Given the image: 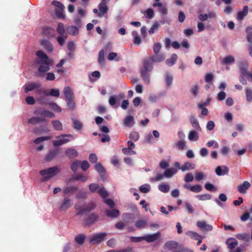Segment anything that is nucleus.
Here are the masks:
<instances>
[{
	"label": "nucleus",
	"instance_id": "a19ab883",
	"mask_svg": "<svg viewBox=\"0 0 252 252\" xmlns=\"http://www.w3.org/2000/svg\"><path fill=\"white\" fill-rule=\"evenodd\" d=\"M97 192L100 195V196L104 199L106 198L108 195L107 191L104 189V188L99 189L97 190Z\"/></svg>",
	"mask_w": 252,
	"mask_h": 252
},
{
	"label": "nucleus",
	"instance_id": "0e129e2a",
	"mask_svg": "<svg viewBox=\"0 0 252 252\" xmlns=\"http://www.w3.org/2000/svg\"><path fill=\"white\" fill-rule=\"evenodd\" d=\"M194 177L191 173H188L185 177V181L187 183L191 182L193 180Z\"/></svg>",
	"mask_w": 252,
	"mask_h": 252
},
{
	"label": "nucleus",
	"instance_id": "bb28decb",
	"mask_svg": "<svg viewBox=\"0 0 252 252\" xmlns=\"http://www.w3.org/2000/svg\"><path fill=\"white\" fill-rule=\"evenodd\" d=\"M178 57L176 54H172L171 58L167 59L165 63L168 66H171L175 63L177 61Z\"/></svg>",
	"mask_w": 252,
	"mask_h": 252
},
{
	"label": "nucleus",
	"instance_id": "0eeeda50",
	"mask_svg": "<svg viewBox=\"0 0 252 252\" xmlns=\"http://www.w3.org/2000/svg\"><path fill=\"white\" fill-rule=\"evenodd\" d=\"M99 219V216L96 213L93 212L88 216L85 217L84 220L86 225L91 226L95 223Z\"/></svg>",
	"mask_w": 252,
	"mask_h": 252
},
{
	"label": "nucleus",
	"instance_id": "de8ad7c7",
	"mask_svg": "<svg viewBox=\"0 0 252 252\" xmlns=\"http://www.w3.org/2000/svg\"><path fill=\"white\" fill-rule=\"evenodd\" d=\"M160 26V25L158 22H155L153 24V26L151 28L150 30L149 31V33L150 34H153L155 32V30H158Z\"/></svg>",
	"mask_w": 252,
	"mask_h": 252
},
{
	"label": "nucleus",
	"instance_id": "aec40b11",
	"mask_svg": "<svg viewBox=\"0 0 252 252\" xmlns=\"http://www.w3.org/2000/svg\"><path fill=\"white\" fill-rule=\"evenodd\" d=\"M105 213L107 217L112 218H116L120 215V211L117 209L107 210Z\"/></svg>",
	"mask_w": 252,
	"mask_h": 252
},
{
	"label": "nucleus",
	"instance_id": "5701e85b",
	"mask_svg": "<svg viewBox=\"0 0 252 252\" xmlns=\"http://www.w3.org/2000/svg\"><path fill=\"white\" fill-rule=\"evenodd\" d=\"M58 153L59 150L58 149L50 150L45 157V160L47 161H51L56 157Z\"/></svg>",
	"mask_w": 252,
	"mask_h": 252
},
{
	"label": "nucleus",
	"instance_id": "c85d7f7f",
	"mask_svg": "<svg viewBox=\"0 0 252 252\" xmlns=\"http://www.w3.org/2000/svg\"><path fill=\"white\" fill-rule=\"evenodd\" d=\"M237 239L246 242L250 241L249 235L246 233H240L236 235Z\"/></svg>",
	"mask_w": 252,
	"mask_h": 252
},
{
	"label": "nucleus",
	"instance_id": "a211bd4d",
	"mask_svg": "<svg viewBox=\"0 0 252 252\" xmlns=\"http://www.w3.org/2000/svg\"><path fill=\"white\" fill-rule=\"evenodd\" d=\"M248 66L246 64V66H241L240 67L241 75H246L249 81L252 82V69L251 72L247 71Z\"/></svg>",
	"mask_w": 252,
	"mask_h": 252
},
{
	"label": "nucleus",
	"instance_id": "13d9d810",
	"mask_svg": "<svg viewBox=\"0 0 252 252\" xmlns=\"http://www.w3.org/2000/svg\"><path fill=\"white\" fill-rule=\"evenodd\" d=\"M89 188L91 192H94L99 189V185L97 184L92 183L89 185Z\"/></svg>",
	"mask_w": 252,
	"mask_h": 252
},
{
	"label": "nucleus",
	"instance_id": "b1692460",
	"mask_svg": "<svg viewBox=\"0 0 252 252\" xmlns=\"http://www.w3.org/2000/svg\"><path fill=\"white\" fill-rule=\"evenodd\" d=\"M46 121L45 118L39 117H32L28 120V123L32 125H35L41 122H45Z\"/></svg>",
	"mask_w": 252,
	"mask_h": 252
},
{
	"label": "nucleus",
	"instance_id": "58836bf2",
	"mask_svg": "<svg viewBox=\"0 0 252 252\" xmlns=\"http://www.w3.org/2000/svg\"><path fill=\"white\" fill-rule=\"evenodd\" d=\"M57 31L58 33L60 35H63L65 32V30L64 27V25L62 23H59L58 25V27L57 29Z\"/></svg>",
	"mask_w": 252,
	"mask_h": 252
},
{
	"label": "nucleus",
	"instance_id": "4468645a",
	"mask_svg": "<svg viewBox=\"0 0 252 252\" xmlns=\"http://www.w3.org/2000/svg\"><path fill=\"white\" fill-rule=\"evenodd\" d=\"M250 187L251 184L248 181H244L237 187V190L241 194H245Z\"/></svg>",
	"mask_w": 252,
	"mask_h": 252
},
{
	"label": "nucleus",
	"instance_id": "393cba45",
	"mask_svg": "<svg viewBox=\"0 0 252 252\" xmlns=\"http://www.w3.org/2000/svg\"><path fill=\"white\" fill-rule=\"evenodd\" d=\"M66 30L68 33L71 35H76L79 33L78 28L74 26H68Z\"/></svg>",
	"mask_w": 252,
	"mask_h": 252
},
{
	"label": "nucleus",
	"instance_id": "c756f323",
	"mask_svg": "<svg viewBox=\"0 0 252 252\" xmlns=\"http://www.w3.org/2000/svg\"><path fill=\"white\" fill-rule=\"evenodd\" d=\"M164 246L169 250H173L178 247V243L174 241H168L165 244Z\"/></svg>",
	"mask_w": 252,
	"mask_h": 252
},
{
	"label": "nucleus",
	"instance_id": "a878e982",
	"mask_svg": "<svg viewBox=\"0 0 252 252\" xmlns=\"http://www.w3.org/2000/svg\"><path fill=\"white\" fill-rule=\"evenodd\" d=\"M195 168V165L190 163V162L187 161L184 163V164L182 166L181 168V170L182 171H185L187 170H190L191 169H193Z\"/></svg>",
	"mask_w": 252,
	"mask_h": 252
},
{
	"label": "nucleus",
	"instance_id": "5fc2aeb1",
	"mask_svg": "<svg viewBox=\"0 0 252 252\" xmlns=\"http://www.w3.org/2000/svg\"><path fill=\"white\" fill-rule=\"evenodd\" d=\"M94 169L99 173L105 172V169L100 163H96L94 166Z\"/></svg>",
	"mask_w": 252,
	"mask_h": 252
},
{
	"label": "nucleus",
	"instance_id": "7c9ffc66",
	"mask_svg": "<svg viewBox=\"0 0 252 252\" xmlns=\"http://www.w3.org/2000/svg\"><path fill=\"white\" fill-rule=\"evenodd\" d=\"M132 35L134 38L133 43L136 45H139L141 43V38L136 31L132 32Z\"/></svg>",
	"mask_w": 252,
	"mask_h": 252
},
{
	"label": "nucleus",
	"instance_id": "79ce46f5",
	"mask_svg": "<svg viewBox=\"0 0 252 252\" xmlns=\"http://www.w3.org/2000/svg\"><path fill=\"white\" fill-rule=\"evenodd\" d=\"M74 180L78 181L80 180L82 182H86L88 179V177L83 175H76L73 177Z\"/></svg>",
	"mask_w": 252,
	"mask_h": 252
},
{
	"label": "nucleus",
	"instance_id": "423d86ee",
	"mask_svg": "<svg viewBox=\"0 0 252 252\" xmlns=\"http://www.w3.org/2000/svg\"><path fill=\"white\" fill-rule=\"evenodd\" d=\"M107 236L106 232H102L96 234L92 236L90 239V243L91 244H98L103 241Z\"/></svg>",
	"mask_w": 252,
	"mask_h": 252
},
{
	"label": "nucleus",
	"instance_id": "37998d69",
	"mask_svg": "<svg viewBox=\"0 0 252 252\" xmlns=\"http://www.w3.org/2000/svg\"><path fill=\"white\" fill-rule=\"evenodd\" d=\"M98 61L100 64L104 63V51L103 50H101L99 52Z\"/></svg>",
	"mask_w": 252,
	"mask_h": 252
},
{
	"label": "nucleus",
	"instance_id": "cd10ccee",
	"mask_svg": "<svg viewBox=\"0 0 252 252\" xmlns=\"http://www.w3.org/2000/svg\"><path fill=\"white\" fill-rule=\"evenodd\" d=\"M190 122L192 127L197 130L199 131L201 130V128L199 126L198 121L194 117H191L190 118Z\"/></svg>",
	"mask_w": 252,
	"mask_h": 252
},
{
	"label": "nucleus",
	"instance_id": "7ed1b4c3",
	"mask_svg": "<svg viewBox=\"0 0 252 252\" xmlns=\"http://www.w3.org/2000/svg\"><path fill=\"white\" fill-rule=\"evenodd\" d=\"M63 94L68 107L69 109H74L75 107V97L71 88L65 87L63 89Z\"/></svg>",
	"mask_w": 252,
	"mask_h": 252
},
{
	"label": "nucleus",
	"instance_id": "864d4df0",
	"mask_svg": "<svg viewBox=\"0 0 252 252\" xmlns=\"http://www.w3.org/2000/svg\"><path fill=\"white\" fill-rule=\"evenodd\" d=\"M188 234L192 239L194 240H198L199 238H203V237L198 233L192 231L188 232Z\"/></svg>",
	"mask_w": 252,
	"mask_h": 252
},
{
	"label": "nucleus",
	"instance_id": "a18cd8bd",
	"mask_svg": "<svg viewBox=\"0 0 252 252\" xmlns=\"http://www.w3.org/2000/svg\"><path fill=\"white\" fill-rule=\"evenodd\" d=\"M158 189L161 192L166 193L169 190V186L167 184H161L158 186Z\"/></svg>",
	"mask_w": 252,
	"mask_h": 252
},
{
	"label": "nucleus",
	"instance_id": "1a4fd4ad",
	"mask_svg": "<svg viewBox=\"0 0 252 252\" xmlns=\"http://www.w3.org/2000/svg\"><path fill=\"white\" fill-rule=\"evenodd\" d=\"M41 84L40 83L32 82L29 83L27 85L24 86V90L25 93L36 90L39 88H40Z\"/></svg>",
	"mask_w": 252,
	"mask_h": 252
},
{
	"label": "nucleus",
	"instance_id": "338daca9",
	"mask_svg": "<svg viewBox=\"0 0 252 252\" xmlns=\"http://www.w3.org/2000/svg\"><path fill=\"white\" fill-rule=\"evenodd\" d=\"M246 251V247L244 245H240L239 247H237L232 252H244Z\"/></svg>",
	"mask_w": 252,
	"mask_h": 252
},
{
	"label": "nucleus",
	"instance_id": "69168bd1",
	"mask_svg": "<svg viewBox=\"0 0 252 252\" xmlns=\"http://www.w3.org/2000/svg\"><path fill=\"white\" fill-rule=\"evenodd\" d=\"M204 177V175L203 172H197L195 173V180L197 181H200L203 179Z\"/></svg>",
	"mask_w": 252,
	"mask_h": 252
},
{
	"label": "nucleus",
	"instance_id": "09e8293b",
	"mask_svg": "<svg viewBox=\"0 0 252 252\" xmlns=\"http://www.w3.org/2000/svg\"><path fill=\"white\" fill-rule=\"evenodd\" d=\"M196 197L200 200H210L212 198V196L209 194H204L201 195H197Z\"/></svg>",
	"mask_w": 252,
	"mask_h": 252
},
{
	"label": "nucleus",
	"instance_id": "6e6d98bb",
	"mask_svg": "<svg viewBox=\"0 0 252 252\" xmlns=\"http://www.w3.org/2000/svg\"><path fill=\"white\" fill-rule=\"evenodd\" d=\"M118 98V96L117 95H111L109 97V103L111 106H114L117 102V99Z\"/></svg>",
	"mask_w": 252,
	"mask_h": 252
},
{
	"label": "nucleus",
	"instance_id": "ddd939ff",
	"mask_svg": "<svg viewBox=\"0 0 252 252\" xmlns=\"http://www.w3.org/2000/svg\"><path fill=\"white\" fill-rule=\"evenodd\" d=\"M226 244L230 250V252H232L234 250L236 246L238 245V242L234 238L230 237L226 240Z\"/></svg>",
	"mask_w": 252,
	"mask_h": 252
},
{
	"label": "nucleus",
	"instance_id": "8fccbe9b",
	"mask_svg": "<svg viewBox=\"0 0 252 252\" xmlns=\"http://www.w3.org/2000/svg\"><path fill=\"white\" fill-rule=\"evenodd\" d=\"M161 48V45L160 43H156L153 45V51L154 54L160 53L159 52Z\"/></svg>",
	"mask_w": 252,
	"mask_h": 252
},
{
	"label": "nucleus",
	"instance_id": "774afa93",
	"mask_svg": "<svg viewBox=\"0 0 252 252\" xmlns=\"http://www.w3.org/2000/svg\"><path fill=\"white\" fill-rule=\"evenodd\" d=\"M107 252H134L131 248H127L120 251L111 250Z\"/></svg>",
	"mask_w": 252,
	"mask_h": 252
},
{
	"label": "nucleus",
	"instance_id": "e433bc0d",
	"mask_svg": "<svg viewBox=\"0 0 252 252\" xmlns=\"http://www.w3.org/2000/svg\"><path fill=\"white\" fill-rule=\"evenodd\" d=\"M72 122L73 124V127L76 130H81L82 128V124L79 122V121L75 119H72Z\"/></svg>",
	"mask_w": 252,
	"mask_h": 252
},
{
	"label": "nucleus",
	"instance_id": "603ef678",
	"mask_svg": "<svg viewBox=\"0 0 252 252\" xmlns=\"http://www.w3.org/2000/svg\"><path fill=\"white\" fill-rule=\"evenodd\" d=\"M234 58L231 56H226L224 58L223 63L225 64L233 63L234 62Z\"/></svg>",
	"mask_w": 252,
	"mask_h": 252
},
{
	"label": "nucleus",
	"instance_id": "c9c22d12",
	"mask_svg": "<svg viewBox=\"0 0 252 252\" xmlns=\"http://www.w3.org/2000/svg\"><path fill=\"white\" fill-rule=\"evenodd\" d=\"M81 166V161L75 160L71 165V169L75 173L78 170V168Z\"/></svg>",
	"mask_w": 252,
	"mask_h": 252
},
{
	"label": "nucleus",
	"instance_id": "052dcab7",
	"mask_svg": "<svg viewBox=\"0 0 252 252\" xmlns=\"http://www.w3.org/2000/svg\"><path fill=\"white\" fill-rule=\"evenodd\" d=\"M50 139V137H48V136L40 137H38V138H36L34 140V142L35 144H39V143H40L41 142H43L44 141L47 140H49Z\"/></svg>",
	"mask_w": 252,
	"mask_h": 252
},
{
	"label": "nucleus",
	"instance_id": "f257e3e1",
	"mask_svg": "<svg viewBox=\"0 0 252 252\" xmlns=\"http://www.w3.org/2000/svg\"><path fill=\"white\" fill-rule=\"evenodd\" d=\"M165 56L163 53L154 54L149 58L145 59L143 61V67L140 69L141 76L147 84L150 82L149 72L153 69V63H160L165 60Z\"/></svg>",
	"mask_w": 252,
	"mask_h": 252
},
{
	"label": "nucleus",
	"instance_id": "ea45409f",
	"mask_svg": "<svg viewBox=\"0 0 252 252\" xmlns=\"http://www.w3.org/2000/svg\"><path fill=\"white\" fill-rule=\"evenodd\" d=\"M96 207L95 203L93 201L90 202L84 208L86 212H90L94 209Z\"/></svg>",
	"mask_w": 252,
	"mask_h": 252
},
{
	"label": "nucleus",
	"instance_id": "4be33fe9",
	"mask_svg": "<svg viewBox=\"0 0 252 252\" xmlns=\"http://www.w3.org/2000/svg\"><path fill=\"white\" fill-rule=\"evenodd\" d=\"M65 154L69 159L75 158L78 155V152L76 150L72 148H68L66 150Z\"/></svg>",
	"mask_w": 252,
	"mask_h": 252
},
{
	"label": "nucleus",
	"instance_id": "4d7b16f0",
	"mask_svg": "<svg viewBox=\"0 0 252 252\" xmlns=\"http://www.w3.org/2000/svg\"><path fill=\"white\" fill-rule=\"evenodd\" d=\"M202 190V188L200 185L192 186L190 190L193 192H199Z\"/></svg>",
	"mask_w": 252,
	"mask_h": 252
},
{
	"label": "nucleus",
	"instance_id": "9d476101",
	"mask_svg": "<svg viewBox=\"0 0 252 252\" xmlns=\"http://www.w3.org/2000/svg\"><path fill=\"white\" fill-rule=\"evenodd\" d=\"M155 2L153 4V7H158V11L163 15H166L167 14L168 10L166 6H163L161 2L159 1L160 0H155Z\"/></svg>",
	"mask_w": 252,
	"mask_h": 252
},
{
	"label": "nucleus",
	"instance_id": "c03bdc74",
	"mask_svg": "<svg viewBox=\"0 0 252 252\" xmlns=\"http://www.w3.org/2000/svg\"><path fill=\"white\" fill-rule=\"evenodd\" d=\"M123 153L126 155H135L136 152L130 148H124L122 149Z\"/></svg>",
	"mask_w": 252,
	"mask_h": 252
},
{
	"label": "nucleus",
	"instance_id": "473e14b6",
	"mask_svg": "<svg viewBox=\"0 0 252 252\" xmlns=\"http://www.w3.org/2000/svg\"><path fill=\"white\" fill-rule=\"evenodd\" d=\"M86 238V236L83 234H79L77 235L75 238V242L79 245H82Z\"/></svg>",
	"mask_w": 252,
	"mask_h": 252
},
{
	"label": "nucleus",
	"instance_id": "39448f33",
	"mask_svg": "<svg viewBox=\"0 0 252 252\" xmlns=\"http://www.w3.org/2000/svg\"><path fill=\"white\" fill-rule=\"evenodd\" d=\"M73 135L71 134H64L57 136L56 138L58 139V140L54 141L53 144L55 147H59L65 143L68 142L70 140L66 138L72 137Z\"/></svg>",
	"mask_w": 252,
	"mask_h": 252
},
{
	"label": "nucleus",
	"instance_id": "dca6fc26",
	"mask_svg": "<svg viewBox=\"0 0 252 252\" xmlns=\"http://www.w3.org/2000/svg\"><path fill=\"white\" fill-rule=\"evenodd\" d=\"M71 200L68 197H65L62 204L60 207V210L62 211H65L71 207Z\"/></svg>",
	"mask_w": 252,
	"mask_h": 252
},
{
	"label": "nucleus",
	"instance_id": "4c0bfd02",
	"mask_svg": "<svg viewBox=\"0 0 252 252\" xmlns=\"http://www.w3.org/2000/svg\"><path fill=\"white\" fill-rule=\"evenodd\" d=\"M147 221L144 220H139L136 221L135 226L138 228H142L145 227Z\"/></svg>",
	"mask_w": 252,
	"mask_h": 252
},
{
	"label": "nucleus",
	"instance_id": "bf43d9fd",
	"mask_svg": "<svg viewBox=\"0 0 252 252\" xmlns=\"http://www.w3.org/2000/svg\"><path fill=\"white\" fill-rule=\"evenodd\" d=\"M246 94L247 100L249 102L252 101V91L249 89H246Z\"/></svg>",
	"mask_w": 252,
	"mask_h": 252
},
{
	"label": "nucleus",
	"instance_id": "680f3d73",
	"mask_svg": "<svg viewBox=\"0 0 252 252\" xmlns=\"http://www.w3.org/2000/svg\"><path fill=\"white\" fill-rule=\"evenodd\" d=\"M50 108L55 111L61 112L62 111L61 108L59 105L55 103H51L50 104Z\"/></svg>",
	"mask_w": 252,
	"mask_h": 252
},
{
	"label": "nucleus",
	"instance_id": "412c9836",
	"mask_svg": "<svg viewBox=\"0 0 252 252\" xmlns=\"http://www.w3.org/2000/svg\"><path fill=\"white\" fill-rule=\"evenodd\" d=\"M40 44L47 51L51 52L53 50L54 47L51 42L46 39H43L40 41Z\"/></svg>",
	"mask_w": 252,
	"mask_h": 252
},
{
	"label": "nucleus",
	"instance_id": "49530a36",
	"mask_svg": "<svg viewBox=\"0 0 252 252\" xmlns=\"http://www.w3.org/2000/svg\"><path fill=\"white\" fill-rule=\"evenodd\" d=\"M134 118L132 116H128L126 118L124 121V124L125 126H130L131 124L133 122Z\"/></svg>",
	"mask_w": 252,
	"mask_h": 252
},
{
	"label": "nucleus",
	"instance_id": "f03ea898",
	"mask_svg": "<svg viewBox=\"0 0 252 252\" xmlns=\"http://www.w3.org/2000/svg\"><path fill=\"white\" fill-rule=\"evenodd\" d=\"M36 55L38 57L36 61L37 63L41 64L38 68V71L43 73L49 71L50 68L49 67V59L47 55L41 50L37 51Z\"/></svg>",
	"mask_w": 252,
	"mask_h": 252
},
{
	"label": "nucleus",
	"instance_id": "f8f14e48",
	"mask_svg": "<svg viewBox=\"0 0 252 252\" xmlns=\"http://www.w3.org/2000/svg\"><path fill=\"white\" fill-rule=\"evenodd\" d=\"M98 8L99 12L98 13V17L102 18V17H105L107 16V14L108 11V7L106 4L99 3L98 5Z\"/></svg>",
	"mask_w": 252,
	"mask_h": 252
},
{
	"label": "nucleus",
	"instance_id": "e2e57ef3",
	"mask_svg": "<svg viewBox=\"0 0 252 252\" xmlns=\"http://www.w3.org/2000/svg\"><path fill=\"white\" fill-rule=\"evenodd\" d=\"M80 167L83 171H86L89 168L90 164L89 162L86 160L83 161L82 162L81 161Z\"/></svg>",
	"mask_w": 252,
	"mask_h": 252
},
{
	"label": "nucleus",
	"instance_id": "f704fd0d",
	"mask_svg": "<svg viewBox=\"0 0 252 252\" xmlns=\"http://www.w3.org/2000/svg\"><path fill=\"white\" fill-rule=\"evenodd\" d=\"M177 170L175 168H170L166 170L164 173V177H171L177 172Z\"/></svg>",
	"mask_w": 252,
	"mask_h": 252
},
{
	"label": "nucleus",
	"instance_id": "2f4dec72",
	"mask_svg": "<svg viewBox=\"0 0 252 252\" xmlns=\"http://www.w3.org/2000/svg\"><path fill=\"white\" fill-rule=\"evenodd\" d=\"M52 124L56 130L61 131L63 129V125L60 121L58 120L53 121L52 122Z\"/></svg>",
	"mask_w": 252,
	"mask_h": 252
},
{
	"label": "nucleus",
	"instance_id": "6e6552de",
	"mask_svg": "<svg viewBox=\"0 0 252 252\" xmlns=\"http://www.w3.org/2000/svg\"><path fill=\"white\" fill-rule=\"evenodd\" d=\"M34 113L44 117H48L50 118H53L55 116L54 113L46 110L38 109L36 110Z\"/></svg>",
	"mask_w": 252,
	"mask_h": 252
},
{
	"label": "nucleus",
	"instance_id": "2eb2a0df",
	"mask_svg": "<svg viewBox=\"0 0 252 252\" xmlns=\"http://www.w3.org/2000/svg\"><path fill=\"white\" fill-rule=\"evenodd\" d=\"M160 236V233L157 232L152 234L147 235L144 236V240L148 243H151L157 240Z\"/></svg>",
	"mask_w": 252,
	"mask_h": 252
},
{
	"label": "nucleus",
	"instance_id": "20e7f679",
	"mask_svg": "<svg viewBox=\"0 0 252 252\" xmlns=\"http://www.w3.org/2000/svg\"><path fill=\"white\" fill-rule=\"evenodd\" d=\"M59 172L60 170L58 167L55 166L42 170L39 172V173L41 176H44L45 180H47L56 176Z\"/></svg>",
	"mask_w": 252,
	"mask_h": 252
},
{
	"label": "nucleus",
	"instance_id": "3c124183",
	"mask_svg": "<svg viewBox=\"0 0 252 252\" xmlns=\"http://www.w3.org/2000/svg\"><path fill=\"white\" fill-rule=\"evenodd\" d=\"M67 38V36L66 35H60L57 38V40L59 43V44L61 45V46H63L64 45V43H65V40Z\"/></svg>",
	"mask_w": 252,
	"mask_h": 252
},
{
	"label": "nucleus",
	"instance_id": "9b49d317",
	"mask_svg": "<svg viewBox=\"0 0 252 252\" xmlns=\"http://www.w3.org/2000/svg\"><path fill=\"white\" fill-rule=\"evenodd\" d=\"M196 225L203 231H211L213 229V226L207 224L205 221H198L196 222Z\"/></svg>",
	"mask_w": 252,
	"mask_h": 252
},
{
	"label": "nucleus",
	"instance_id": "6ab92c4d",
	"mask_svg": "<svg viewBox=\"0 0 252 252\" xmlns=\"http://www.w3.org/2000/svg\"><path fill=\"white\" fill-rule=\"evenodd\" d=\"M249 8L246 5L243 7V10L238 11L237 15V19L239 21L243 20L244 17L247 16L248 13Z\"/></svg>",
	"mask_w": 252,
	"mask_h": 252
},
{
	"label": "nucleus",
	"instance_id": "72a5a7b5",
	"mask_svg": "<svg viewBox=\"0 0 252 252\" xmlns=\"http://www.w3.org/2000/svg\"><path fill=\"white\" fill-rule=\"evenodd\" d=\"M188 138L190 141H196L198 139V135L197 132L195 130H191L189 132Z\"/></svg>",
	"mask_w": 252,
	"mask_h": 252
},
{
	"label": "nucleus",
	"instance_id": "f3484780",
	"mask_svg": "<svg viewBox=\"0 0 252 252\" xmlns=\"http://www.w3.org/2000/svg\"><path fill=\"white\" fill-rule=\"evenodd\" d=\"M78 188L74 186H66L64 188L63 192L65 195H72L78 191Z\"/></svg>",
	"mask_w": 252,
	"mask_h": 252
}]
</instances>
